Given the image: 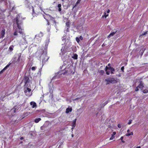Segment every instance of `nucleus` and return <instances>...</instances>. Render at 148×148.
<instances>
[{
    "mask_svg": "<svg viewBox=\"0 0 148 148\" xmlns=\"http://www.w3.org/2000/svg\"><path fill=\"white\" fill-rule=\"evenodd\" d=\"M24 82L25 83V87L24 88L25 94L27 96L29 97L32 95V93L31 92V89L30 88L31 82L29 77L27 76L25 77Z\"/></svg>",
    "mask_w": 148,
    "mask_h": 148,
    "instance_id": "obj_1",
    "label": "nucleus"
},
{
    "mask_svg": "<svg viewBox=\"0 0 148 148\" xmlns=\"http://www.w3.org/2000/svg\"><path fill=\"white\" fill-rule=\"evenodd\" d=\"M15 20L16 24L17 25V27L20 30L18 32L21 34H23V32L22 31V29L21 27V25L23 24L22 21L21 20L19 21L18 17H16L15 18Z\"/></svg>",
    "mask_w": 148,
    "mask_h": 148,
    "instance_id": "obj_2",
    "label": "nucleus"
},
{
    "mask_svg": "<svg viewBox=\"0 0 148 148\" xmlns=\"http://www.w3.org/2000/svg\"><path fill=\"white\" fill-rule=\"evenodd\" d=\"M107 82L106 84H115L117 83L118 82L116 79H115L114 78L110 77L108 78L105 79Z\"/></svg>",
    "mask_w": 148,
    "mask_h": 148,
    "instance_id": "obj_3",
    "label": "nucleus"
},
{
    "mask_svg": "<svg viewBox=\"0 0 148 148\" xmlns=\"http://www.w3.org/2000/svg\"><path fill=\"white\" fill-rule=\"evenodd\" d=\"M5 32V29L3 28L0 32L1 38H3L4 37Z\"/></svg>",
    "mask_w": 148,
    "mask_h": 148,
    "instance_id": "obj_4",
    "label": "nucleus"
},
{
    "mask_svg": "<svg viewBox=\"0 0 148 148\" xmlns=\"http://www.w3.org/2000/svg\"><path fill=\"white\" fill-rule=\"evenodd\" d=\"M66 26L67 27V31L68 32L69 29L70 27V25H71V23L69 21H68L66 23Z\"/></svg>",
    "mask_w": 148,
    "mask_h": 148,
    "instance_id": "obj_5",
    "label": "nucleus"
},
{
    "mask_svg": "<svg viewBox=\"0 0 148 148\" xmlns=\"http://www.w3.org/2000/svg\"><path fill=\"white\" fill-rule=\"evenodd\" d=\"M21 53H19L18 54V58L17 59V60L16 61V63H19L21 61Z\"/></svg>",
    "mask_w": 148,
    "mask_h": 148,
    "instance_id": "obj_6",
    "label": "nucleus"
},
{
    "mask_svg": "<svg viewBox=\"0 0 148 148\" xmlns=\"http://www.w3.org/2000/svg\"><path fill=\"white\" fill-rule=\"evenodd\" d=\"M30 104L32 106V107L33 108H34L37 106L36 103L34 101L31 102L30 103Z\"/></svg>",
    "mask_w": 148,
    "mask_h": 148,
    "instance_id": "obj_7",
    "label": "nucleus"
},
{
    "mask_svg": "<svg viewBox=\"0 0 148 148\" xmlns=\"http://www.w3.org/2000/svg\"><path fill=\"white\" fill-rule=\"evenodd\" d=\"M76 119H75V120H73V122L71 124V125L73 127L72 129H73L76 126Z\"/></svg>",
    "mask_w": 148,
    "mask_h": 148,
    "instance_id": "obj_8",
    "label": "nucleus"
},
{
    "mask_svg": "<svg viewBox=\"0 0 148 148\" xmlns=\"http://www.w3.org/2000/svg\"><path fill=\"white\" fill-rule=\"evenodd\" d=\"M117 32V31H116L115 32H111L110 34L108 36V38H110V37L111 36H114L115 34Z\"/></svg>",
    "mask_w": 148,
    "mask_h": 148,
    "instance_id": "obj_9",
    "label": "nucleus"
},
{
    "mask_svg": "<svg viewBox=\"0 0 148 148\" xmlns=\"http://www.w3.org/2000/svg\"><path fill=\"white\" fill-rule=\"evenodd\" d=\"M108 68H109L108 70H110V71H111V73L113 74L114 72L115 71L114 69V68H113V67H108Z\"/></svg>",
    "mask_w": 148,
    "mask_h": 148,
    "instance_id": "obj_10",
    "label": "nucleus"
},
{
    "mask_svg": "<svg viewBox=\"0 0 148 148\" xmlns=\"http://www.w3.org/2000/svg\"><path fill=\"white\" fill-rule=\"evenodd\" d=\"M116 132H113L112 134V136L110 138V140H112L113 139L114 137V136L116 134Z\"/></svg>",
    "mask_w": 148,
    "mask_h": 148,
    "instance_id": "obj_11",
    "label": "nucleus"
},
{
    "mask_svg": "<svg viewBox=\"0 0 148 148\" xmlns=\"http://www.w3.org/2000/svg\"><path fill=\"white\" fill-rule=\"evenodd\" d=\"M72 111V108H68L66 109V113H68L69 112H71Z\"/></svg>",
    "mask_w": 148,
    "mask_h": 148,
    "instance_id": "obj_12",
    "label": "nucleus"
},
{
    "mask_svg": "<svg viewBox=\"0 0 148 148\" xmlns=\"http://www.w3.org/2000/svg\"><path fill=\"white\" fill-rule=\"evenodd\" d=\"M109 68H108V67H107V66H106L105 68V71L106 72V74L107 75H109L110 74V72L109 71H108V70Z\"/></svg>",
    "mask_w": 148,
    "mask_h": 148,
    "instance_id": "obj_13",
    "label": "nucleus"
},
{
    "mask_svg": "<svg viewBox=\"0 0 148 148\" xmlns=\"http://www.w3.org/2000/svg\"><path fill=\"white\" fill-rule=\"evenodd\" d=\"M140 87L139 88L142 89L144 87V86L143 85V84L142 82L140 81V82L139 84L138 85Z\"/></svg>",
    "mask_w": 148,
    "mask_h": 148,
    "instance_id": "obj_14",
    "label": "nucleus"
},
{
    "mask_svg": "<svg viewBox=\"0 0 148 148\" xmlns=\"http://www.w3.org/2000/svg\"><path fill=\"white\" fill-rule=\"evenodd\" d=\"M41 120V119L40 118H38L37 119H36L34 120V122L36 123H38Z\"/></svg>",
    "mask_w": 148,
    "mask_h": 148,
    "instance_id": "obj_15",
    "label": "nucleus"
},
{
    "mask_svg": "<svg viewBox=\"0 0 148 148\" xmlns=\"http://www.w3.org/2000/svg\"><path fill=\"white\" fill-rule=\"evenodd\" d=\"M81 0H78L76 2L75 5L74 6L73 8L76 7L78 4L81 1Z\"/></svg>",
    "mask_w": 148,
    "mask_h": 148,
    "instance_id": "obj_16",
    "label": "nucleus"
},
{
    "mask_svg": "<svg viewBox=\"0 0 148 148\" xmlns=\"http://www.w3.org/2000/svg\"><path fill=\"white\" fill-rule=\"evenodd\" d=\"M78 56L76 54H74L73 56L72 57V58L75 59H77Z\"/></svg>",
    "mask_w": 148,
    "mask_h": 148,
    "instance_id": "obj_17",
    "label": "nucleus"
},
{
    "mask_svg": "<svg viewBox=\"0 0 148 148\" xmlns=\"http://www.w3.org/2000/svg\"><path fill=\"white\" fill-rule=\"evenodd\" d=\"M133 135V133L131 132L130 133H128L126 134L125 135L127 136H129L130 135Z\"/></svg>",
    "mask_w": 148,
    "mask_h": 148,
    "instance_id": "obj_18",
    "label": "nucleus"
},
{
    "mask_svg": "<svg viewBox=\"0 0 148 148\" xmlns=\"http://www.w3.org/2000/svg\"><path fill=\"white\" fill-rule=\"evenodd\" d=\"M50 17L51 20L53 21L54 23L55 24L56 23V21L55 18H54L52 17V16L51 17Z\"/></svg>",
    "mask_w": 148,
    "mask_h": 148,
    "instance_id": "obj_19",
    "label": "nucleus"
},
{
    "mask_svg": "<svg viewBox=\"0 0 148 148\" xmlns=\"http://www.w3.org/2000/svg\"><path fill=\"white\" fill-rule=\"evenodd\" d=\"M99 73L100 75H102L103 74L104 71L103 70H101L99 72Z\"/></svg>",
    "mask_w": 148,
    "mask_h": 148,
    "instance_id": "obj_20",
    "label": "nucleus"
},
{
    "mask_svg": "<svg viewBox=\"0 0 148 148\" xmlns=\"http://www.w3.org/2000/svg\"><path fill=\"white\" fill-rule=\"evenodd\" d=\"M145 49H143L142 50H140V52L141 56H142L143 55V53L145 51Z\"/></svg>",
    "mask_w": 148,
    "mask_h": 148,
    "instance_id": "obj_21",
    "label": "nucleus"
},
{
    "mask_svg": "<svg viewBox=\"0 0 148 148\" xmlns=\"http://www.w3.org/2000/svg\"><path fill=\"white\" fill-rule=\"evenodd\" d=\"M11 63H10L9 64H7L3 69L5 70L6 69L8 68V67L10 66V64H11Z\"/></svg>",
    "mask_w": 148,
    "mask_h": 148,
    "instance_id": "obj_22",
    "label": "nucleus"
},
{
    "mask_svg": "<svg viewBox=\"0 0 148 148\" xmlns=\"http://www.w3.org/2000/svg\"><path fill=\"white\" fill-rule=\"evenodd\" d=\"M143 92L144 93H147L148 92V90L147 89H145L143 90Z\"/></svg>",
    "mask_w": 148,
    "mask_h": 148,
    "instance_id": "obj_23",
    "label": "nucleus"
},
{
    "mask_svg": "<svg viewBox=\"0 0 148 148\" xmlns=\"http://www.w3.org/2000/svg\"><path fill=\"white\" fill-rule=\"evenodd\" d=\"M18 32L16 30L14 33L13 34L14 36H17L18 35Z\"/></svg>",
    "mask_w": 148,
    "mask_h": 148,
    "instance_id": "obj_24",
    "label": "nucleus"
},
{
    "mask_svg": "<svg viewBox=\"0 0 148 148\" xmlns=\"http://www.w3.org/2000/svg\"><path fill=\"white\" fill-rule=\"evenodd\" d=\"M75 39H76V40L77 41V42L78 43H79V41H80L79 38H78V37H76V38Z\"/></svg>",
    "mask_w": 148,
    "mask_h": 148,
    "instance_id": "obj_25",
    "label": "nucleus"
},
{
    "mask_svg": "<svg viewBox=\"0 0 148 148\" xmlns=\"http://www.w3.org/2000/svg\"><path fill=\"white\" fill-rule=\"evenodd\" d=\"M123 136H122V137H121L120 138V139L121 140L122 142L123 143H125V141H124V140H123Z\"/></svg>",
    "mask_w": 148,
    "mask_h": 148,
    "instance_id": "obj_26",
    "label": "nucleus"
},
{
    "mask_svg": "<svg viewBox=\"0 0 148 148\" xmlns=\"http://www.w3.org/2000/svg\"><path fill=\"white\" fill-rule=\"evenodd\" d=\"M24 3L25 4H28L29 3V1L27 0H25Z\"/></svg>",
    "mask_w": 148,
    "mask_h": 148,
    "instance_id": "obj_27",
    "label": "nucleus"
},
{
    "mask_svg": "<svg viewBox=\"0 0 148 148\" xmlns=\"http://www.w3.org/2000/svg\"><path fill=\"white\" fill-rule=\"evenodd\" d=\"M140 87V86H137V87L135 89V91H138V88Z\"/></svg>",
    "mask_w": 148,
    "mask_h": 148,
    "instance_id": "obj_28",
    "label": "nucleus"
},
{
    "mask_svg": "<svg viewBox=\"0 0 148 148\" xmlns=\"http://www.w3.org/2000/svg\"><path fill=\"white\" fill-rule=\"evenodd\" d=\"M132 120L130 119L129 120L128 122L127 123V124L128 125H130V124L132 123Z\"/></svg>",
    "mask_w": 148,
    "mask_h": 148,
    "instance_id": "obj_29",
    "label": "nucleus"
},
{
    "mask_svg": "<svg viewBox=\"0 0 148 148\" xmlns=\"http://www.w3.org/2000/svg\"><path fill=\"white\" fill-rule=\"evenodd\" d=\"M124 66H123L121 67V70L122 71V72H124Z\"/></svg>",
    "mask_w": 148,
    "mask_h": 148,
    "instance_id": "obj_30",
    "label": "nucleus"
},
{
    "mask_svg": "<svg viewBox=\"0 0 148 148\" xmlns=\"http://www.w3.org/2000/svg\"><path fill=\"white\" fill-rule=\"evenodd\" d=\"M36 67H35L33 66L32 67L31 69L32 71H34L35 70Z\"/></svg>",
    "mask_w": 148,
    "mask_h": 148,
    "instance_id": "obj_31",
    "label": "nucleus"
},
{
    "mask_svg": "<svg viewBox=\"0 0 148 148\" xmlns=\"http://www.w3.org/2000/svg\"><path fill=\"white\" fill-rule=\"evenodd\" d=\"M5 70L4 69H3L2 70H1L0 71V74L2 73Z\"/></svg>",
    "mask_w": 148,
    "mask_h": 148,
    "instance_id": "obj_32",
    "label": "nucleus"
},
{
    "mask_svg": "<svg viewBox=\"0 0 148 148\" xmlns=\"http://www.w3.org/2000/svg\"><path fill=\"white\" fill-rule=\"evenodd\" d=\"M108 101H106L105 102L103 103V106H105L108 103Z\"/></svg>",
    "mask_w": 148,
    "mask_h": 148,
    "instance_id": "obj_33",
    "label": "nucleus"
},
{
    "mask_svg": "<svg viewBox=\"0 0 148 148\" xmlns=\"http://www.w3.org/2000/svg\"><path fill=\"white\" fill-rule=\"evenodd\" d=\"M61 5L60 4H59L58 5V8H61Z\"/></svg>",
    "mask_w": 148,
    "mask_h": 148,
    "instance_id": "obj_34",
    "label": "nucleus"
},
{
    "mask_svg": "<svg viewBox=\"0 0 148 148\" xmlns=\"http://www.w3.org/2000/svg\"><path fill=\"white\" fill-rule=\"evenodd\" d=\"M147 32H144L142 34V35H145L146 34H147Z\"/></svg>",
    "mask_w": 148,
    "mask_h": 148,
    "instance_id": "obj_35",
    "label": "nucleus"
},
{
    "mask_svg": "<svg viewBox=\"0 0 148 148\" xmlns=\"http://www.w3.org/2000/svg\"><path fill=\"white\" fill-rule=\"evenodd\" d=\"M106 13L105 12L104 13V15H103L102 16V17L103 18L104 17L105 18V16H106Z\"/></svg>",
    "mask_w": 148,
    "mask_h": 148,
    "instance_id": "obj_36",
    "label": "nucleus"
},
{
    "mask_svg": "<svg viewBox=\"0 0 148 148\" xmlns=\"http://www.w3.org/2000/svg\"><path fill=\"white\" fill-rule=\"evenodd\" d=\"M117 126L119 128H120L121 127V125L120 124H119Z\"/></svg>",
    "mask_w": 148,
    "mask_h": 148,
    "instance_id": "obj_37",
    "label": "nucleus"
},
{
    "mask_svg": "<svg viewBox=\"0 0 148 148\" xmlns=\"http://www.w3.org/2000/svg\"><path fill=\"white\" fill-rule=\"evenodd\" d=\"M79 39H80L81 40H82L83 39V38L82 37V36H80L79 38Z\"/></svg>",
    "mask_w": 148,
    "mask_h": 148,
    "instance_id": "obj_38",
    "label": "nucleus"
},
{
    "mask_svg": "<svg viewBox=\"0 0 148 148\" xmlns=\"http://www.w3.org/2000/svg\"><path fill=\"white\" fill-rule=\"evenodd\" d=\"M62 10V9L61 8H58V11L59 12H61Z\"/></svg>",
    "mask_w": 148,
    "mask_h": 148,
    "instance_id": "obj_39",
    "label": "nucleus"
},
{
    "mask_svg": "<svg viewBox=\"0 0 148 148\" xmlns=\"http://www.w3.org/2000/svg\"><path fill=\"white\" fill-rule=\"evenodd\" d=\"M110 12V10L109 9H108L107 11V13H109Z\"/></svg>",
    "mask_w": 148,
    "mask_h": 148,
    "instance_id": "obj_40",
    "label": "nucleus"
},
{
    "mask_svg": "<svg viewBox=\"0 0 148 148\" xmlns=\"http://www.w3.org/2000/svg\"><path fill=\"white\" fill-rule=\"evenodd\" d=\"M9 49L10 50H13V49H12V47H9Z\"/></svg>",
    "mask_w": 148,
    "mask_h": 148,
    "instance_id": "obj_41",
    "label": "nucleus"
},
{
    "mask_svg": "<svg viewBox=\"0 0 148 148\" xmlns=\"http://www.w3.org/2000/svg\"><path fill=\"white\" fill-rule=\"evenodd\" d=\"M23 139H24V138L23 137H21L20 138V139L21 140H22Z\"/></svg>",
    "mask_w": 148,
    "mask_h": 148,
    "instance_id": "obj_42",
    "label": "nucleus"
},
{
    "mask_svg": "<svg viewBox=\"0 0 148 148\" xmlns=\"http://www.w3.org/2000/svg\"><path fill=\"white\" fill-rule=\"evenodd\" d=\"M108 14H106L105 16V18H106L107 17H108Z\"/></svg>",
    "mask_w": 148,
    "mask_h": 148,
    "instance_id": "obj_43",
    "label": "nucleus"
},
{
    "mask_svg": "<svg viewBox=\"0 0 148 148\" xmlns=\"http://www.w3.org/2000/svg\"><path fill=\"white\" fill-rule=\"evenodd\" d=\"M61 51L62 52L64 51V50H63L62 49L61 50Z\"/></svg>",
    "mask_w": 148,
    "mask_h": 148,
    "instance_id": "obj_44",
    "label": "nucleus"
},
{
    "mask_svg": "<svg viewBox=\"0 0 148 148\" xmlns=\"http://www.w3.org/2000/svg\"><path fill=\"white\" fill-rule=\"evenodd\" d=\"M130 132V130H127V132H128V133H129Z\"/></svg>",
    "mask_w": 148,
    "mask_h": 148,
    "instance_id": "obj_45",
    "label": "nucleus"
},
{
    "mask_svg": "<svg viewBox=\"0 0 148 148\" xmlns=\"http://www.w3.org/2000/svg\"><path fill=\"white\" fill-rule=\"evenodd\" d=\"M71 136H72V137H73L74 136L73 134H72L71 135Z\"/></svg>",
    "mask_w": 148,
    "mask_h": 148,
    "instance_id": "obj_46",
    "label": "nucleus"
},
{
    "mask_svg": "<svg viewBox=\"0 0 148 148\" xmlns=\"http://www.w3.org/2000/svg\"><path fill=\"white\" fill-rule=\"evenodd\" d=\"M140 146L137 147H136V148H140Z\"/></svg>",
    "mask_w": 148,
    "mask_h": 148,
    "instance_id": "obj_47",
    "label": "nucleus"
},
{
    "mask_svg": "<svg viewBox=\"0 0 148 148\" xmlns=\"http://www.w3.org/2000/svg\"><path fill=\"white\" fill-rule=\"evenodd\" d=\"M23 39L25 40V37L23 38Z\"/></svg>",
    "mask_w": 148,
    "mask_h": 148,
    "instance_id": "obj_48",
    "label": "nucleus"
},
{
    "mask_svg": "<svg viewBox=\"0 0 148 148\" xmlns=\"http://www.w3.org/2000/svg\"><path fill=\"white\" fill-rule=\"evenodd\" d=\"M108 66H109V65H110V64H108Z\"/></svg>",
    "mask_w": 148,
    "mask_h": 148,
    "instance_id": "obj_49",
    "label": "nucleus"
},
{
    "mask_svg": "<svg viewBox=\"0 0 148 148\" xmlns=\"http://www.w3.org/2000/svg\"><path fill=\"white\" fill-rule=\"evenodd\" d=\"M48 24V25H49V22H48V24Z\"/></svg>",
    "mask_w": 148,
    "mask_h": 148,
    "instance_id": "obj_50",
    "label": "nucleus"
},
{
    "mask_svg": "<svg viewBox=\"0 0 148 148\" xmlns=\"http://www.w3.org/2000/svg\"><path fill=\"white\" fill-rule=\"evenodd\" d=\"M76 100L78 99V98H76Z\"/></svg>",
    "mask_w": 148,
    "mask_h": 148,
    "instance_id": "obj_51",
    "label": "nucleus"
},
{
    "mask_svg": "<svg viewBox=\"0 0 148 148\" xmlns=\"http://www.w3.org/2000/svg\"><path fill=\"white\" fill-rule=\"evenodd\" d=\"M62 1H64V0H61Z\"/></svg>",
    "mask_w": 148,
    "mask_h": 148,
    "instance_id": "obj_52",
    "label": "nucleus"
}]
</instances>
